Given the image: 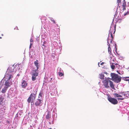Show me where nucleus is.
I'll list each match as a JSON object with an SVG mask.
<instances>
[{"mask_svg": "<svg viewBox=\"0 0 129 129\" xmlns=\"http://www.w3.org/2000/svg\"><path fill=\"white\" fill-rule=\"evenodd\" d=\"M50 20L52 21L54 23H55L56 22L55 21V20H54L52 18H50Z\"/></svg>", "mask_w": 129, "mask_h": 129, "instance_id": "26", "label": "nucleus"}, {"mask_svg": "<svg viewBox=\"0 0 129 129\" xmlns=\"http://www.w3.org/2000/svg\"><path fill=\"white\" fill-rule=\"evenodd\" d=\"M99 62L98 63V65H99V66L100 67V66L99 65Z\"/></svg>", "mask_w": 129, "mask_h": 129, "instance_id": "39", "label": "nucleus"}, {"mask_svg": "<svg viewBox=\"0 0 129 129\" xmlns=\"http://www.w3.org/2000/svg\"><path fill=\"white\" fill-rule=\"evenodd\" d=\"M13 73H8L6 72L5 76L6 78L7 79V80H9L13 77Z\"/></svg>", "mask_w": 129, "mask_h": 129, "instance_id": "7", "label": "nucleus"}, {"mask_svg": "<svg viewBox=\"0 0 129 129\" xmlns=\"http://www.w3.org/2000/svg\"><path fill=\"white\" fill-rule=\"evenodd\" d=\"M17 75L18 76H20V75L19 74H18Z\"/></svg>", "mask_w": 129, "mask_h": 129, "instance_id": "38", "label": "nucleus"}, {"mask_svg": "<svg viewBox=\"0 0 129 129\" xmlns=\"http://www.w3.org/2000/svg\"><path fill=\"white\" fill-rule=\"evenodd\" d=\"M121 0H117V8H120L121 6Z\"/></svg>", "mask_w": 129, "mask_h": 129, "instance_id": "15", "label": "nucleus"}, {"mask_svg": "<svg viewBox=\"0 0 129 129\" xmlns=\"http://www.w3.org/2000/svg\"><path fill=\"white\" fill-rule=\"evenodd\" d=\"M12 84V82L9 81L8 80H6L5 82L4 85V86L8 88L10 87L11 85Z\"/></svg>", "mask_w": 129, "mask_h": 129, "instance_id": "8", "label": "nucleus"}, {"mask_svg": "<svg viewBox=\"0 0 129 129\" xmlns=\"http://www.w3.org/2000/svg\"><path fill=\"white\" fill-rule=\"evenodd\" d=\"M34 63L35 65L37 67V69H35V70L39 71L38 70V69H39V68L40 67V65L39 63L38 60H36V61H34Z\"/></svg>", "mask_w": 129, "mask_h": 129, "instance_id": "10", "label": "nucleus"}, {"mask_svg": "<svg viewBox=\"0 0 129 129\" xmlns=\"http://www.w3.org/2000/svg\"><path fill=\"white\" fill-rule=\"evenodd\" d=\"M122 3V6L123 7L122 10L124 11L126 10L125 7L126 6V2L125 0H123Z\"/></svg>", "mask_w": 129, "mask_h": 129, "instance_id": "12", "label": "nucleus"}, {"mask_svg": "<svg viewBox=\"0 0 129 129\" xmlns=\"http://www.w3.org/2000/svg\"><path fill=\"white\" fill-rule=\"evenodd\" d=\"M27 83L24 80H22L21 83V86L23 88H25L27 86Z\"/></svg>", "mask_w": 129, "mask_h": 129, "instance_id": "11", "label": "nucleus"}, {"mask_svg": "<svg viewBox=\"0 0 129 129\" xmlns=\"http://www.w3.org/2000/svg\"><path fill=\"white\" fill-rule=\"evenodd\" d=\"M115 65H118L119 64L117 63H112V65H111V67L112 69H115Z\"/></svg>", "mask_w": 129, "mask_h": 129, "instance_id": "21", "label": "nucleus"}, {"mask_svg": "<svg viewBox=\"0 0 129 129\" xmlns=\"http://www.w3.org/2000/svg\"><path fill=\"white\" fill-rule=\"evenodd\" d=\"M112 79L114 82L117 83H119L121 80V77L117 74L115 73H111V74Z\"/></svg>", "mask_w": 129, "mask_h": 129, "instance_id": "2", "label": "nucleus"}, {"mask_svg": "<svg viewBox=\"0 0 129 129\" xmlns=\"http://www.w3.org/2000/svg\"><path fill=\"white\" fill-rule=\"evenodd\" d=\"M124 94H127L128 95V96H129V92H126L125 93H124Z\"/></svg>", "mask_w": 129, "mask_h": 129, "instance_id": "31", "label": "nucleus"}, {"mask_svg": "<svg viewBox=\"0 0 129 129\" xmlns=\"http://www.w3.org/2000/svg\"><path fill=\"white\" fill-rule=\"evenodd\" d=\"M117 73H118V74H120V75H121V74H120V73H119V72L118 71H117Z\"/></svg>", "mask_w": 129, "mask_h": 129, "instance_id": "32", "label": "nucleus"}, {"mask_svg": "<svg viewBox=\"0 0 129 129\" xmlns=\"http://www.w3.org/2000/svg\"><path fill=\"white\" fill-rule=\"evenodd\" d=\"M52 78H51V80H52Z\"/></svg>", "mask_w": 129, "mask_h": 129, "instance_id": "42", "label": "nucleus"}, {"mask_svg": "<svg viewBox=\"0 0 129 129\" xmlns=\"http://www.w3.org/2000/svg\"><path fill=\"white\" fill-rule=\"evenodd\" d=\"M104 62H102L101 63V65H103V64H104Z\"/></svg>", "mask_w": 129, "mask_h": 129, "instance_id": "34", "label": "nucleus"}, {"mask_svg": "<svg viewBox=\"0 0 129 129\" xmlns=\"http://www.w3.org/2000/svg\"><path fill=\"white\" fill-rule=\"evenodd\" d=\"M100 79H104V74H103V73L100 74Z\"/></svg>", "mask_w": 129, "mask_h": 129, "instance_id": "22", "label": "nucleus"}, {"mask_svg": "<svg viewBox=\"0 0 129 129\" xmlns=\"http://www.w3.org/2000/svg\"><path fill=\"white\" fill-rule=\"evenodd\" d=\"M14 68L13 66H10L8 69L6 71V73H13L14 70Z\"/></svg>", "mask_w": 129, "mask_h": 129, "instance_id": "9", "label": "nucleus"}, {"mask_svg": "<svg viewBox=\"0 0 129 129\" xmlns=\"http://www.w3.org/2000/svg\"><path fill=\"white\" fill-rule=\"evenodd\" d=\"M51 117V112L49 111L48 112L47 115L46 116V118L48 119L50 118Z\"/></svg>", "mask_w": 129, "mask_h": 129, "instance_id": "16", "label": "nucleus"}, {"mask_svg": "<svg viewBox=\"0 0 129 129\" xmlns=\"http://www.w3.org/2000/svg\"><path fill=\"white\" fill-rule=\"evenodd\" d=\"M2 37H0V39H2Z\"/></svg>", "mask_w": 129, "mask_h": 129, "instance_id": "41", "label": "nucleus"}, {"mask_svg": "<svg viewBox=\"0 0 129 129\" xmlns=\"http://www.w3.org/2000/svg\"><path fill=\"white\" fill-rule=\"evenodd\" d=\"M58 74L61 77L63 75V74L61 72H59L58 73Z\"/></svg>", "mask_w": 129, "mask_h": 129, "instance_id": "25", "label": "nucleus"}, {"mask_svg": "<svg viewBox=\"0 0 129 129\" xmlns=\"http://www.w3.org/2000/svg\"><path fill=\"white\" fill-rule=\"evenodd\" d=\"M49 129H52L51 128H49Z\"/></svg>", "mask_w": 129, "mask_h": 129, "instance_id": "43", "label": "nucleus"}, {"mask_svg": "<svg viewBox=\"0 0 129 129\" xmlns=\"http://www.w3.org/2000/svg\"><path fill=\"white\" fill-rule=\"evenodd\" d=\"M37 90L36 89L33 92H32L30 95L29 97L28 98L27 100V102L28 103H30L31 102V104L32 105V103L33 104H34V101L35 99L36 96V94Z\"/></svg>", "mask_w": 129, "mask_h": 129, "instance_id": "1", "label": "nucleus"}, {"mask_svg": "<svg viewBox=\"0 0 129 129\" xmlns=\"http://www.w3.org/2000/svg\"><path fill=\"white\" fill-rule=\"evenodd\" d=\"M128 80H129V79H126V81H128Z\"/></svg>", "mask_w": 129, "mask_h": 129, "instance_id": "36", "label": "nucleus"}, {"mask_svg": "<svg viewBox=\"0 0 129 129\" xmlns=\"http://www.w3.org/2000/svg\"><path fill=\"white\" fill-rule=\"evenodd\" d=\"M115 98L117 97H122V96L120 94L117 93H114L113 95Z\"/></svg>", "mask_w": 129, "mask_h": 129, "instance_id": "19", "label": "nucleus"}, {"mask_svg": "<svg viewBox=\"0 0 129 129\" xmlns=\"http://www.w3.org/2000/svg\"><path fill=\"white\" fill-rule=\"evenodd\" d=\"M1 35L2 36H3V34H1Z\"/></svg>", "mask_w": 129, "mask_h": 129, "instance_id": "37", "label": "nucleus"}, {"mask_svg": "<svg viewBox=\"0 0 129 129\" xmlns=\"http://www.w3.org/2000/svg\"><path fill=\"white\" fill-rule=\"evenodd\" d=\"M4 100V98L2 96L0 97V102H2Z\"/></svg>", "mask_w": 129, "mask_h": 129, "instance_id": "24", "label": "nucleus"}, {"mask_svg": "<svg viewBox=\"0 0 129 129\" xmlns=\"http://www.w3.org/2000/svg\"><path fill=\"white\" fill-rule=\"evenodd\" d=\"M8 88L4 86V88L2 89L1 92L3 93H5L6 91Z\"/></svg>", "mask_w": 129, "mask_h": 129, "instance_id": "18", "label": "nucleus"}, {"mask_svg": "<svg viewBox=\"0 0 129 129\" xmlns=\"http://www.w3.org/2000/svg\"><path fill=\"white\" fill-rule=\"evenodd\" d=\"M124 98H117V100H124Z\"/></svg>", "mask_w": 129, "mask_h": 129, "instance_id": "27", "label": "nucleus"}, {"mask_svg": "<svg viewBox=\"0 0 129 129\" xmlns=\"http://www.w3.org/2000/svg\"><path fill=\"white\" fill-rule=\"evenodd\" d=\"M4 84V81L3 80H2L0 82V90L2 89V87L3 86Z\"/></svg>", "mask_w": 129, "mask_h": 129, "instance_id": "20", "label": "nucleus"}, {"mask_svg": "<svg viewBox=\"0 0 129 129\" xmlns=\"http://www.w3.org/2000/svg\"><path fill=\"white\" fill-rule=\"evenodd\" d=\"M127 78H129V77H127Z\"/></svg>", "mask_w": 129, "mask_h": 129, "instance_id": "44", "label": "nucleus"}, {"mask_svg": "<svg viewBox=\"0 0 129 129\" xmlns=\"http://www.w3.org/2000/svg\"><path fill=\"white\" fill-rule=\"evenodd\" d=\"M122 94V95L124 96V99H126L127 98H129L128 95L127 94H124L123 92H119V94Z\"/></svg>", "mask_w": 129, "mask_h": 129, "instance_id": "17", "label": "nucleus"}, {"mask_svg": "<svg viewBox=\"0 0 129 129\" xmlns=\"http://www.w3.org/2000/svg\"><path fill=\"white\" fill-rule=\"evenodd\" d=\"M42 101L40 99H38L36 100L35 104L36 106L37 107H40L42 105Z\"/></svg>", "mask_w": 129, "mask_h": 129, "instance_id": "6", "label": "nucleus"}, {"mask_svg": "<svg viewBox=\"0 0 129 129\" xmlns=\"http://www.w3.org/2000/svg\"><path fill=\"white\" fill-rule=\"evenodd\" d=\"M44 46V44L42 45V46Z\"/></svg>", "mask_w": 129, "mask_h": 129, "instance_id": "40", "label": "nucleus"}, {"mask_svg": "<svg viewBox=\"0 0 129 129\" xmlns=\"http://www.w3.org/2000/svg\"><path fill=\"white\" fill-rule=\"evenodd\" d=\"M32 80L33 81H34L37 79V77L39 75V71L36 70H33L32 71Z\"/></svg>", "mask_w": 129, "mask_h": 129, "instance_id": "3", "label": "nucleus"}, {"mask_svg": "<svg viewBox=\"0 0 129 129\" xmlns=\"http://www.w3.org/2000/svg\"><path fill=\"white\" fill-rule=\"evenodd\" d=\"M109 85L111 87L114 89H115L114 85L113 84V83L110 80L109 81Z\"/></svg>", "mask_w": 129, "mask_h": 129, "instance_id": "14", "label": "nucleus"}, {"mask_svg": "<svg viewBox=\"0 0 129 129\" xmlns=\"http://www.w3.org/2000/svg\"><path fill=\"white\" fill-rule=\"evenodd\" d=\"M129 14V11H127L126 13H125L124 14V16H125L126 15H128Z\"/></svg>", "mask_w": 129, "mask_h": 129, "instance_id": "28", "label": "nucleus"}, {"mask_svg": "<svg viewBox=\"0 0 129 129\" xmlns=\"http://www.w3.org/2000/svg\"><path fill=\"white\" fill-rule=\"evenodd\" d=\"M109 39H108V40H107V43H108V51L109 52V53L110 54L111 53V48L110 47V44L109 43Z\"/></svg>", "mask_w": 129, "mask_h": 129, "instance_id": "13", "label": "nucleus"}, {"mask_svg": "<svg viewBox=\"0 0 129 129\" xmlns=\"http://www.w3.org/2000/svg\"><path fill=\"white\" fill-rule=\"evenodd\" d=\"M42 93H41V92H40L39 94V99L40 98V96L41 97L42 96Z\"/></svg>", "mask_w": 129, "mask_h": 129, "instance_id": "29", "label": "nucleus"}, {"mask_svg": "<svg viewBox=\"0 0 129 129\" xmlns=\"http://www.w3.org/2000/svg\"><path fill=\"white\" fill-rule=\"evenodd\" d=\"M31 46H31L30 45L29 47V49H30L31 48Z\"/></svg>", "mask_w": 129, "mask_h": 129, "instance_id": "35", "label": "nucleus"}, {"mask_svg": "<svg viewBox=\"0 0 129 129\" xmlns=\"http://www.w3.org/2000/svg\"><path fill=\"white\" fill-rule=\"evenodd\" d=\"M30 42L31 43H33V40L32 38H31L30 40Z\"/></svg>", "mask_w": 129, "mask_h": 129, "instance_id": "30", "label": "nucleus"}, {"mask_svg": "<svg viewBox=\"0 0 129 129\" xmlns=\"http://www.w3.org/2000/svg\"><path fill=\"white\" fill-rule=\"evenodd\" d=\"M108 100L113 104H117L118 103L117 100L115 98L110 97H108Z\"/></svg>", "mask_w": 129, "mask_h": 129, "instance_id": "4", "label": "nucleus"}, {"mask_svg": "<svg viewBox=\"0 0 129 129\" xmlns=\"http://www.w3.org/2000/svg\"><path fill=\"white\" fill-rule=\"evenodd\" d=\"M33 44V43H30V45H31V46H32Z\"/></svg>", "mask_w": 129, "mask_h": 129, "instance_id": "33", "label": "nucleus"}, {"mask_svg": "<svg viewBox=\"0 0 129 129\" xmlns=\"http://www.w3.org/2000/svg\"><path fill=\"white\" fill-rule=\"evenodd\" d=\"M109 78H106L105 80H104L103 83V85L105 86V87L106 88H108L109 87V82L110 80H109Z\"/></svg>", "mask_w": 129, "mask_h": 129, "instance_id": "5", "label": "nucleus"}, {"mask_svg": "<svg viewBox=\"0 0 129 129\" xmlns=\"http://www.w3.org/2000/svg\"><path fill=\"white\" fill-rule=\"evenodd\" d=\"M111 39H110L109 38H108V39L107 40H108V39H109V42H110V43L111 44L112 43V38H113V36L112 35V33H111Z\"/></svg>", "mask_w": 129, "mask_h": 129, "instance_id": "23", "label": "nucleus"}]
</instances>
